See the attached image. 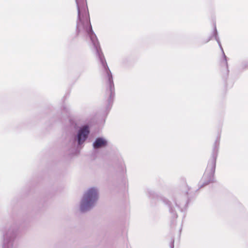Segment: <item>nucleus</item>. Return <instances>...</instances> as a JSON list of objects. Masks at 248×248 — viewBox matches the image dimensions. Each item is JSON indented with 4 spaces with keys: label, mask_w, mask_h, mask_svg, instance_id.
<instances>
[{
    "label": "nucleus",
    "mask_w": 248,
    "mask_h": 248,
    "mask_svg": "<svg viewBox=\"0 0 248 248\" xmlns=\"http://www.w3.org/2000/svg\"><path fill=\"white\" fill-rule=\"evenodd\" d=\"M78 20L77 30L79 34L89 36L92 43H99L96 35L93 32L90 23V19L85 0H76Z\"/></svg>",
    "instance_id": "obj_1"
},
{
    "label": "nucleus",
    "mask_w": 248,
    "mask_h": 248,
    "mask_svg": "<svg viewBox=\"0 0 248 248\" xmlns=\"http://www.w3.org/2000/svg\"><path fill=\"white\" fill-rule=\"evenodd\" d=\"M219 144V140H217L214 143L211 158L208 161L207 168L200 182V184H202L201 187L212 182L214 180V174L215 171Z\"/></svg>",
    "instance_id": "obj_2"
},
{
    "label": "nucleus",
    "mask_w": 248,
    "mask_h": 248,
    "mask_svg": "<svg viewBox=\"0 0 248 248\" xmlns=\"http://www.w3.org/2000/svg\"><path fill=\"white\" fill-rule=\"evenodd\" d=\"M98 199V190L96 187L89 188L84 194L80 204V209L84 212L90 210Z\"/></svg>",
    "instance_id": "obj_3"
},
{
    "label": "nucleus",
    "mask_w": 248,
    "mask_h": 248,
    "mask_svg": "<svg viewBox=\"0 0 248 248\" xmlns=\"http://www.w3.org/2000/svg\"><path fill=\"white\" fill-rule=\"evenodd\" d=\"M16 236V232L13 229L6 230L3 234L2 248H14V243Z\"/></svg>",
    "instance_id": "obj_4"
},
{
    "label": "nucleus",
    "mask_w": 248,
    "mask_h": 248,
    "mask_svg": "<svg viewBox=\"0 0 248 248\" xmlns=\"http://www.w3.org/2000/svg\"><path fill=\"white\" fill-rule=\"evenodd\" d=\"M89 132L90 131L88 126H84L79 130L77 135V140L78 145L82 144L85 141Z\"/></svg>",
    "instance_id": "obj_5"
},
{
    "label": "nucleus",
    "mask_w": 248,
    "mask_h": 248,
    "mask_svg": "<svg viewBox=\"0 0 248 248\" xmlns=\"http://www.w3.org/2000/svg\"><path fill=\"white\" fill-rule=\"evenodd\" d=\"M213 36L215 37V40L217 42L218 46L222 52L223 56L224 58L223 62H223L224 63V65L227 67H228V63L227 62V57L224 53L223 48L221 45V43L219 40V38L217 35V31L216 26L214 27V31H213L212 35L209 37V38L206 41V43L209 42L210 40H211Z\"/></svg>",
    "instance_id": "obj_6"
},
{
    "label": "nucleus",
    "mask_w": 248,
    "mask_h": 248,
    "mask_svg": "<svg viewBox=\"0 0 248 248\" xmlns=\"http://www.w3.org/2000/svg\"><path fill=\"white\" fill-rule=\"evenodd\" d=\"M107 144V141L103 138H97L93 143V147L95 149L105 146Z\"/></svg>",
    "instance_id": "obj_7"
},
{
    "label": "nucleus",
    "mask_w": 248,
    "mask_h": 248,
    "mask_svg": "<svg viewBox=\"0 0 248 248\" xmlns=\"http://www.w3.org/2000/svg\"><path fill=\"white\" fill-rule=\"evenodd\" d=\"M159 199H160L161 200H162L163 201V202L166 203V204H168V206L169 207V208H170V212H173V209H172V207L170 206V202L168 201L166 199H164V198H162V197H159Z\"/></svg>",
    "instance_id": "obj_8"
},
{
    "label": "nucleus",
    "mask_w": 248,
    "mask_h": 248,
    "mask_svg": "<svg viewBox=\"0 0 248 248\" xmlns=\"http://www.w3.org/2000/svg\"><path fill=\"white\" fill-rule=\"evenodd\" d=\"M244 68H248V62L243 65Z\"/></svg>",
    "instance_id": "obj_9"
},
{
    "label": "nucleus",
    "mask_w": 248,
    "mask_h": 248,
    "mask_svg": "<svg viewBox=\"0 0 248 248\" xmlns=\"http://www.w3.org/2000/svg\"><path fill=\"white\" fill-rule=\"evenodd\" d=\"M170 248H174V245H173V241L170 245Z\"/></svg>",
    "instance_id": "obj_10"
},
{
    "label": "nucleus",
    "mask_w": 248,
    "mask_h": 248,
    "mask_svg": "<svg viewBox=\"0 0 248 248\" xmlns=\"http://www.w3.org/2000/svg\"><path fill=\"white\" fill-rule=\"evenodd\" d=\"M175 205L176 207H177L178 208H180V205L178 204L177 202H175Z\"/></svg>",
    "instance_id": "obj_11"
}]
</instances>
